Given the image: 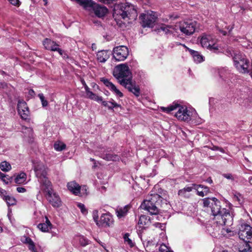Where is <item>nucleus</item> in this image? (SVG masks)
Here are the masks:
<instances>
[{
	"instance_id": "obj_1",
	"label": "nucleus",
	"mask_w": 252,
	"mask_h": 252,
	"mask_svg": "<svg viewBox=\"0 0 252 252\" xmlns=\"http://www.w3.org/2000/svg\"><path fill=\"white\" fill-rule=\"evenodd\" d=\"M202 205L207 211L210 210L214 217L215 222L219 226H229L232 224L233 217L229 210L222 208L220 202L215 197H206L202 199Z\"/></svg>"
},
{
	"instance_id": "obj_2",
	"label": "nucleus",
	"mask_w": 252,
	"mask_h": 252,
	"mask_svg": "<svg viewBox=\"0 0 252 252\" xmlns=\"http://www.w3.org/2000/svg\"><path fill=\"white\" fill-rule=\"evenodd\" d=\"M33 169L36 176L40 184V189L45 193L50 203L54 207L61 205V201L58 194L54 192L51 182L46 177V171L45 165L40 161L33 162Z\"/></svg>"
},
{
	"instance_id": "obj_3",
	"label": "nucleus",
	"mask_w": 252,
	"mask_h": 252,
	"mask_svg": "<svg viewBox=\"0 0 252 252\" xmlns=\"http://www.w3.org/2000/svg\"><path fill=\"white\" fill-rule=\"evenodd\" d=\"M196 28V22L192 20L181 21L174 25H161L158 29V32H163L165 34L178 33L180 31L186 35L192 34Z\"/></svg>"
},
{
	"instance_id": "obj_4",
	"label": "nucleus",
	"mask_w": 252,
	"mask_h": 252,
	"mask_svg": "<svg viewBox=\"0 0 252 252\" xmlns=\"http://www.w3.org/2000/svg\"><path fill=\"white\" fill-rule=\"evenodd\" d=\"M225 54L229 57H233L234 65L237 69L242 73H249L250 71V62L244 55L241 53L236 54L232 48H228Z\"/></svg>"
},
{
	"instance_id": "obj_5",
	"label": "nucleus",
	"mask_w": 252,
	"mask_h": 252,
	"mask_svg": "<svg viewBox=\"0 0 252 252\" xmlns=\"http://www.w3.org/2000/svg\"><path fill=\"white\" fill-rule=\"evenodd\" d=\"M160 201L161 197L157 193L151 194L143 202L140 207L147 211L151 215L156 216V219L159 220V218H161L162 216H157L159 212L158 205Z\"/></svg>"
},
{
	"instance_id": "obj_6",
	"label": "nucleus",
	"mask_w": 252,
	"mask_h": 252,
	"mask_svg": "<svg viewBox=\"0 0 252 252\" xmlns=\"http://www.w3.org/2000/svg\"><path fill=\"white\" fill-rule=\"evenodd\" d=\"M113 74L122 86L132 80L131 73L128 66L126 64L123 63L115 66Z\"/></svg>"
},
{
	"instance_id": "obj_7",
	"label": "nucleus",
	"mask_w": 252,
	"mask_h": 252,
	"mask_svg": "<svg viewBox=\"0 0 252 252\" xmlns=\"http://www.w3.org/2000/svg\"><path fill=\"white\" fill-rule=\"evenodd\" d=\"M119 7L120 9L117 15H119L125 21L129 23V20H136L137 13L133 5L126 3L121 4Z\"/></svg>"
},
{
	"instance_id": "obj_8",
	"label": "nucleus",
	"mask_w": 252,
	"mask_h": 252,
	"mask_svg": "<svg viewBox=\"0 0 252 252\" xmlns=\"http://www.w3.org/2000/svg\"><path fill=\"white\" fill-rule=\"evenodd\" d=\"M200 38L201 46L214 53L219 52V46L217 44V39L212 35L203 34Z\"/></svg>"
},
{
	"instance_id": "obj_9",
	"label": "nucleus",
	"mask_w": 252,
	"mask_h": 252,
	"mask_svg": "<svg viewBox=\"0 0 252 252\" xmlns=\"http://www.w3.org/2000/svg\"><path fill=\"white\" fill-rule=\"evenodd\" d=\"M239 238L245 243H252V227L246 223H242L239 226Z\"/></svg>"
},
{
	"instance_id": "obj_10",
	"label": "nucleus",
	"mask_w": 252,
	"mask_h": 252,
	"mask_svg": "<svg viewBox=\"0 0 252 252\" xmlns=\"http://www.w3.org/2000/svg\"><path fill=\"white\" fill-rule=\"evenodd\" d=\"M176 109H178V111L175 116L179 120L189 122L191 120L192 112L187 106L176 104Z\"/></svg>"
},
{
	"instance_id": "obj_11",
	"label": "nucleus",
	"mask_w": 252,
	"mask_h": 252,
	"mask_svg": "<svg viewBox=\"0 0 252 252\" xmlns=\"http://www.w3.org/2000/svg\"><path fill=\"white\" fill-rule=\"evenodd\" d=\"M129 51L125 46H119L114 48L113 50V58L117 61H123L128 56Z\"/></svg>"
},
{
	"instance_id": "obj_12",
	"label": "nucleus",
	"mask_w": 252,
	"mask_h": 252,
	"mask_svg": "<svg viewBox=\"0 0 252 252\" xmlns=\"http://www.w3.org/2000/svg\"><path fill=\"white\" fill-rule=\"evenodd\" d=\"M142 21V25L143 27L152 28L154 26L157 16L153 11H150L147 13H142L140 17Z\"/></svg>"
},
{
	"instance_id": "obj_13",
	"label": "nucleus",
	"mask_w": 252,
	"mask_h": 252,
	"mask_svg": "<svg viewBox=\"0 0 252 252\" xmlns=\"http://www.w3.org/2000/svg\"><path fill=\"white\" fill-rule=\"evenodd\" d=\"M43 44L46 49L52 51H57L60 55H63V51L59 47V45L50 39L46 38L43 41Z\"/></svg>"
},
{
	"instance_id": "obj_14",
	"label": "nucleus",
	"mask_w": 252,
	"mask_h": 252,
	"mask_svg": "<svg viewBox=\"0 0 252 252\" xmlns=\"http://www.w3.org/2000/svg\"><path fill=\"white\" fill-rule=\"evenodd\" d=\"M17 109L19 114L23 119L26 120L28 119L29 111L25 101L23 100H19L17 104Z\"/></svg>"
},
{
	"instance_id": "obj_15",
	"label": "nucleus",
	"mask_w": 252,
	"mask_h": 252,
	"mask_svg": "<svg viewBox=\"0 0 252 252\" xmlns=\"http://www.w3.org/2000/svg\"><path fill=\"white\" fill-rule=\"evenodd\" d=\"M97 155L102 158L108 161H118L120 159V157L117 155L111 154L109 153L108 151H105L104 148H100Z\"/></svg>"
},
{
	"instance_id": "obj_16",
	"label": "nucleus",
	"mask_w": 252,
	"mask_h": 252,
	"mask_svg": "<svg viewBox=\"0 0 252 252\" xmlns=\"http://www.w3.org/2000/svg\"><path fill=\"white\" fill-rule=\"evenodd\" d=\"M90 8L92 9L95 15L98 17H103L107 12V9L105 6L97 4L93 1L92 5L89 6L88 8Z\"/></svg>"
},
{
	"instance_id": "obj_17",
	"label": "nucleus",
	"mask_w": 252,
	"mask_h": 252,
	"mask_svg": "<svg viewBox=\"0 0 252 252\" xmlns=\"http://www.w3.org/2000/svg\"><path fill=\"white\" fill-rule=\"evenodd\" d=\"M113 223L112 216L109 214H104L100 217L98 226L102 227H110Z\"/></svg>"
},
{
	"instance_id": "obj_18",
	"label": "nucleus",
	"mask_w": 252,
	"mask_h": 252,
	"mask_svg": "<svg viewBox=\"0 0 252 252\" xmlns=\"http://www.w3.org/2000/svg\"><path fill=\"white\" fill-rule=\"evenodd\" d=\"M193 186L197 192V194L200 196L204 197L210 193V189L207 186L196 184H193Z\"/></svg>"
},
{
	"instance_id": "obj_19",
	"label": "nucleus",
	"mask_w": 252,
	"mask_h": 252,
	"mask_svg": "<svg viewBox=\"0 0 252 252\" xmlns=\"http://www.w3.org/2000/svg\"><path fill=\"white\" fill-rule=\"evenodd\" d=\"M101 81L107 87H108V89L113 91L118 96L122 97L123 96L122 93H121L109 80L105 78H102Z\"/></svg>"
},
{
	"instance_id": "obj_20",
	"label": "nucleus",
	"mask_w": 252,
	"mask_h": 252,
	"mask_svg": "<svg viewBox=\"0 0 252 252\" xmlns=\"http://www.w3.org/2000/svg\"><path fill=\"white\" fill-rule=\"evenodd\" d=\"M123 86L127 89L129 92L132 93L135 96H139L140 94V89L138 86L133 84L132 80L124 84Z\"/></svg>"
},
{
	"instance_id": "obj_21",
	"label": "nucleus",
	"mask_w": 252,
	"mask_h": 252,
	"mask_svg": "<svg viewBox=\"0 0 252 252\" xmlns=\"http://www.w3.org/2000/svg\"><path fill=\"white\" fill-rule=\"evenodd\" d=\"M110 51L107 50H103L98 51L96 54L97 60L100 63H105L109 58Z\"/></svg>"
},
{
	"instance_id": "obj_22",
	"label": "nucleus",
	"mask_w": 252,
	"mask_h": 252,
	"mask_svg": "<svg viewBox=\"0 0 252 252\" xmlns=\"http://www.w3.org/2000/svg\"><path fill=\"white\" fill-rule=\"evenodd\" d=\"M45 222L40 223L37 225V228L42 232H47L52 229V224L47 217H45Z\"/></svg>"
},
{
	"instance_id": "obj_23",
	"label": "nucleus",
	"mask_w": 252,
	"mask_h": 252,
	"mask_svg": "<svg viewBox=\"0 0 252 252\" xmlns=\"http://www.w3.org/2000/svg\"><path fill=\"white\" fill-rule=\"evenodd\" d=\"M67 186L68 190L75 195H77L80 191V186L74 181L69 182Z\"/></svg>"
},
{
	"instance_id": "obj_24",
	"label": "nucleus",
	"mask_w": 252,
	"mask_h": 252,
	"mask_svg": "<svg viewBox=\"0 0 252 252\" xmlns=\"http://www.w3.org/2000/svg\"><path fill=\"white\" fill-rule=\"evenodd\" d=\"M151 223V218L145 215H142L140 217L138 221V225L141 227H147Z\"/></svg>"
},
{
	"instance_id": "obj_25",
	"label": "nucleus",
	"mask_w": 252,
	"mask_h": 252,
	"mask_svg": "<svg viewBox=\"0 0 252 252\" xmlns=\"http://www.w3.org/2000/svg\"><path fill=\"white\" fill-rule=\"evenodd\" d=\"M194 189L193 184L191 187H186L184 189H180L178 191V194L184 197H189V193Z\"/></svg>"
},
{
	"instance_id": "obj_26",
	"label": "nucleus",
	"mask_w": 252,
	"mask_h": 252,
	"mask_svg": "<svg viewBox=\"0 0 252 252\" xmlns=\"http://www.w3.org/2000/svg\"><path fill=\"white\" fill-rule=\"evenodd\" d=\"M190 52L192 55L194 61L196 63H200L203 61V57L198 52L190 50Z\"/></svg>"
},
{
	"instance_id": "obj_27",
	"label": "nucleus",
	"mask_w": 252,
	"mask_h": 252,
	"mask_svg": "<svg viewBox=\"0 0 252 252\" xmlns=\"http://www.w3.org/2000/svg\"><path fill=\"white\" fill-rule=\"evenodd\" d=\"M26 174L24 172H21L16 177L15 182L16 183L19 184H24L26 183Z\"/></svg>"
},
{
	"instance_id": "obj_28",
	"label": "nucleus",
	"mask_w": 252,
	"mask_h": 252,
	"mask_svg": "<svg viewBox=\"0 0 252 252\" xmlns=\"http://www.w3.org/2000/svg\"><path fill=\"white\" fill-rule=\"evenodd\" d=\"M102 104L105 107H107L109 109H112L115 107H121L120 105L117 103L113 100L112 101H102Z\"/></svg>"
},
{
	"instance_id": "obj_29",
	"label": "nucleus",
	"mask_w": 252,
	"mask_h": 252,
	"mask_svg": "<svg viewBox=\"0 0 252 252\" xmlns=\"http://www.w3.org/2000/svg\"><path fill=\"white\" fill-rule=\"evenodd\" d=\"M218 73L219 74L220 78L225 81H227V79L229 78L231 75L228 71L224 69H221L219 70Z\"/></svg>"
},
{
	"instance_id": "obj_30",
	"label": "nucleus",
	"mask_w": 252,
	"mask_h": 252,
	"mask_svg": "<svg viewBox=\"0 0 252 252\" xmlns=\"http://www.w3.org/2000/svg\"><path fill=\"white\" fill-rule=\"evenodd\" d=\"M239 252H252V247L249 243L244 242V244L239 248Z\"/></svg>"
},
{
	"instance_id": "obj_31",
	"label": "nucleus",
	"mask_w": 252,
	"mask_h": 252,
	"mask_svg": "<svg viewBox=\"0 0 252 252\" xmlns=\"http://www.w3.org/2000/svg\"><path fill=\"white\" fill-rule=\"evenodd\" d=\"M0 168L2 171L8 172L11 169V166L9 162L3 161L0 164Z\"/></svg>"
},
{
	"instance_id": "obj_32",
	"label": "nucleus",
	"mask_w": 252,
	"mask_h": 252,
	"mask_svg": "<svg viewBox=\"0 0 252 252\" xmlns=\"http://www.w3.org/2000/svg\"><path fill=\"white\" fill-rule=\"evenodd\" d=\"M75 239L78 241L80 245L83 247H85L89 244V240L83 236H77L75 237Z\"/></svg>"
},
{
	"instance_id": "obj_33",
	"label": "nucleus",
	"mask_w": 252,
	"mask_h": 252,
	"mask_svg": "<svg viewBox=\"0 0 252 252\" xmlns=\"http://www.w3.org/2000/svg\"><path fill=\"white\" fill-rule=\"evenodd\" d=\"M54 147L57 151H62L65 148L66 145L63 142L58 141L55 143Z\"/></svg>"
},
{
	"instance_id": "obj_34",
	"label": "nucleus",
	"mask_w": 252,
	"mask_h": 252,
	"mask_svg": "<svg viewBox=\"0 0 252 252\" xmlns=\"http://www.w3.org/2000/svg\"><path fill=\"white\" fill-rule=\"evenodd\" d=\"M129 234L128 233L125 234L123 238L125 241V243L126 244L128 245L130 247H132L134 246V243L129 238Z\"/></svg>"
},
{
	"instance_id": "obj_35",
	"label": "nucleus",
	"mask_w": 252,
	"mask_h": 252,
	"mask_svg": "<svg viewBox=\"0 0 252 252\" xmlns=\"http://www.w3.org/2000/svg\"><path fill=\"white\" fill-rule=\"evenodd\" d=\"M4 200H5L8 206L14 205L16 202L15 198L9 195H8Z\"/></svg>"
},
{
	"instance_id": "obj_36",
	"label": "nucleus",
	"mask_w": 252,
	"mask_h": 252,
	"mask_svg": "<svg viewBox=\"0 0 252 252\" xmlns=\"http://www.w3.org/2000/svg\"><path fill=\"white\" fill-rule=\"evenodd\" d=\"M176 104H175L174 105H172L167 107H161L160 108V109H161V110H162V111L163 112H166V113H169L171 111L176 109Z\"/></svg>"
},
{
	"instance_id": "obj_37",
	"label": "nucleus",
	"mask_w": 252,
	"mask_h": 252,
	"mask_svg": "<svg viewBox=\"0 0 252 252\" xmlns=\"http://www.w3.org/2000/svg\"><path fill=\"white\" fill-rule=\"evenodd\" d=\"M127 210L126 209H119L117 210V216L119 218L124 217L126 214Z\"/></svg>"
},
{
	"instance_id": "obj_38",
	"label": "nucleus",
	"mask_w": 252,
	"mask_h": 252,
	"mask_svg": "<svg viewBox=\"0 0 252 252\" xmlns=\"http://www.w3.org/2000/svg\"><path fill=\"white\" fill-rule=\"evenodd\" d=\"M159 252H173L170 250V248L167 247L165 245L162 244L159 248Z\"/></svg>"
},
{
	"instance_id": "obj_39",
	"label": "nucleus",
	"mask_w": 252,
	"mask_h": 252,
	"mask_svg": "<svg viewBox=\"0 0 252 252\" xmlns=\"http://www.w3.org/2000/svg\"><path fill=\"white\" fill-rule=\"evenodd\" d=\"M39 97L43 107H45L48 105V101L45 99L43 94H39L38 95Z\"/></svg>"
},
{
	"instance_id": "obj_40",
	"label": "nucleus",
	"mask_w": 252,
	"mask_h": 252,
	"mask_svg": "<svg viewBox=\"0 0 252 252\" xmlns=\"http://www.w3.org/2000/svg\"><path fill=\"white\" fill-rule=\"evenodd\" d=\"M77 206L81 210V211L82 213V214H83L84 215H86L87 214V210L86 209L85 206L83 204L78 203L77 204Z\"/></svg>"
},
{
	"instance_id": "obj_41",
	"label": "nucleus",
	"mask_w": 252,
	"mask_h": 252,
	"mask_svg": "<svg viewBox=\"0 0 252 252\" xmlns=\"http://www.w3.org/2000/svg\"><path fill=\"white\" fill-rule=\"evenodd\" d=\"M30 241V243L29 244V249L32 251V252H37L36 249H35V245H34V242L32 241V240H29Z\"/></svg>"
},
{
	"instance_id": "obj_42",
	"label": "nucleus",
	"mask_w": 252,
	"mask_h": 252,
	"mask_svg": "<svg viewBox=\"0 0 252 252\" xmlns=\"http://www.w3.org/2000/svg\"><path fill=\"white\" fill-rule=\"evenodd\" d=\"M93 218H94V220L96 222V224L98 225L99 221H98V211L96 210L93 211Z\"/></svg>"
},
{
	"instance_id": "obj_43",
	"label": "nucleus",
	"mask_w": 252,
	"mask_h": 252,
	"mask_svg": "<svg viewBox=\"0 0 252 252\" xmlns=\"http://www.w3.org/2000/svg\"><path fill=\"white\" fill-rule=\"evenodd\" d=\"M86 92L88 97L89 98L93 99L94 97H95V94H94L92 92L90 91V89L88 90V91H86Z\"/></svg>"
},
{
	"instance_id": "obj_44",
	"label": "nucleus",
	"mask_w": 252,
	"mask_h": 252,
	"mask_svg": "<svg viewBox=\"0 0 252 252\" xmlns=\"http://www.w3.org/2000/svg\"><path fill=\"white\" fill-rule=\"evenodd\" d=\"M0 195L3 200H4L8 196V195H7V192L6 191L3 189L0 190Z\"/></svg>"
},
{
	"instance_id": "obj_45",
	"label": "nucleus",
	"mask_w": 252,
	"mask_h": 252,
	"mask_svg": "<svg viewBox=\"0 0 252 252\" xmlns=\"http://www.w3.org/2000/svg\"><path fill=\"white\" fill-rule=\"evenodd\" d=\"M154 225L156 227H158L160 228L161 230L163 229V228L165 227L164 223H161L159 222H156L154 224Z\"/></svg>"
},
{
	"instance_id": "obj_46",
	"label": "nucleus",
	"mask_w": 252,
	"mask_h": 252,
	"mask_svg": "<svg viewBox=\"0 0 252 252\" xmlns=\"http://www.w3.org/2000/svg\"><path fill=\"white\" fill-rule=\"evenodd\" d=\"M93 100H94L95 101L97 102H101L102 103V101H103L102 97L101 96H97L95 94V97L93 98Z\"/></svg>"
},
{
	"instance_id": "obj_47",
	"label": "nucleus",
	"mask_w": 252,
	"mask_h": 252,
	"mask_svg": "<svg viewBox=\"0 0 252 252\" xmlns=\"http://www.w3.org/2000/svg\"><path fill=\"white\" fill-rule=\"evenodd\" d=\"M9 1L13 5L15 6H19V0H9Z\"/></svg>"
},
{
	"instance_id": "obj_48",
	"label": "nucleus",
	"mask_w": 252,
	"mask_h": 252,
	"mask_svg": "<svg viewBox=\"0 0 252 252\" xmlns=\"http://www.w3.org/2000/svg\"><path fill=\"white\" fill-rule=\"evenodd\" d=\"M231 232V231L229 230L228 228H222V233L223 235H226V234H228Z\"/></svg>"
},
{
	"instance_id": "obj_49",
	"label": "nucleus",
	"mask_w": 252,
	"mask_h": 252,
	"mask_svg": "<svg viewBox=\"0 0 252 252\" xmlns=\"http://www.w3.org/2000/svg\"><path fill=\"white\" fill-rule=\"evenodd\" d=\"M81 83H82V85L84 86V87L85 88V91H88V90H89L90 89L88 87V86L87 85V84L85 83V81H84V80L82 79L81 80Z\"/></svg>"
},
{
	"instance_id": "obj_50",
	"label": "nucleus",
	"mask_w": 252,
	"mask_h": 252,
	"mask_svg": "<svg viewBox=\"0 0 252 252\" xmlns=\"http://www.w3.org/2000/svg\"><path fill=\"white\" fill-rule=\"evenodd\" d=\"M16 189L18 192H24L26 190V189L23 187H18Z\"/></svg>"
},
{
	"instance_id": "obj_51",
	"label": "nucleus",
	"mask_w": 252,
	"mask_h": 252,
	"mask_svg": "<svg viewBox=\"0 0 252 252\" xmlns=\"http://www.w3.org/2000/svg\"><path fill=\"white\" fill-rule=\"evenodd\" d=\"M223 177L228 179H232V176L230 174H224L223 175Z\"/></svg>"
},
{
	"instance_id": "obj_52",
	"label": "nucleus",
	"mask_w": 252,
	"mask_h": 252,
	"mask_svg": "<svg viewBox=\"0 0 252 252\" xmlns=\"http://www.w3.org/2000/svg\"><path fill=\"white\" fill-rule=\"evenodd\" d=\"M29 240H32L31 238H29V237H27L25 239V243H27V244H30V241Z\"/></svg>"
},
{
	"instance_id": "obj_53",
	"label": "nucleus",
	"mask_w": 252,
	"mask_h": 252,
	"mask_svg": "<svg viewBox=\"0 0 252 252\" xmlns=\"http://www.w3.org/2000/svg\"><path fill=\"white\" fill-rule=\"evenodd\" d=\"M219 148L220 147L218 146H213V147L212 148V150L214 151L218 150L219 149Z\"/></svg>"
},
{
	"instance_id": "obj_54",
	"label": "nucleus",
	"mask_w": 252,
	"mask_h": 252,
	"mask_svg": "<svg viewBox=\"0 0 252 252\" xmlns=\"http://www.w3.org/2000/svg\"><path fill=\"white\" fill-rule=\"evenodd\" d=\"M218 150L220 151L221 153H224V150L221 148H219V149Z\"/></svg>"
},
{
	"instance_id": "obj_55",
	"label": "nucleus",
	"mask_w": 252,
	"mask_h": 252,
	"mask_svg": "<svg viewBox=\"0 0 252 252\" xmlns=\"http://www.w3.org/2000/svg\"><path fill=\"white\" fill-rule=\"evenodd\" d=\"M29 93L30 94L32 95L34 94V91L32 90H31L29 91Z\"/></svg>"
},
{
	"instance_id": "obj_56",
	"label": "nucleus",
	"mask_w": 252,
	"mask_h": 252,
	"mask_svg": "<svg viewBox=\"0 0 252 252\" xmlns=\"http://www.w3.org/2000/svg\"><path fill=\"white\" fill-rule=\"evenodd\" d=\"M177 17H177V16H175V17H173L172 16H170V18H171V19H176V18H177Z\"/></svg>"
},
{
	"instance_id": "obj_57",
	"label": "nucleus",
	"mask_w": 252,
	"mask_h": 252,
	"mask_svg": "<svg viewBox=\"0 0 252 252\" xmlns=\"http://www.w3.org/2000/svg\"><path fill=\"white\" fill-rule=\"evenodd\" d=\"M44 5H46L47 4V0H43Z\"/></svg>"
},
{
	"instance_id": "obj_58",
	"label": "nucleus",
	"mask_w": 252,
	"mask_h": 252,
	"mask_svg": "<svg viewBox=\"0 0 252 252\" xmlns=\"http://www.w3.org/2000/svg\"><path fill=\"white\" fill-rule=\"evenodd\" d=\"M0 177H4V175L3 174L1 173H0Z\"/></svg>"
},
{
	"instance_id": "obj_59",
	"label": "nucleus",
	"mask_w": 252,
	"mask_h": 252,
	"mask_svg": "<svg viewBox=\"0 0 252 252\" xmlns=\"http://www.w3.org/2000/svg\"><path fill=\"white\" fill-rule=\"evenodd\" d=\"M2 231V227L0 226V233Z\"/></svg>"
},
{
	"instance_id": "obj_60",
	"label": "nucleus",
	"mask_w": 252,
	"mask_h": 252,
	"mask_svg": "<svg viewBox=\"0 0 252 252\" xmlns=\"http://www.w3.org/2000/svg\"><path fill=\"white\" fill-rule=\"evenodd\" d=\"M27 130H28V131H32V129H31V128H27Z\"/></svg>"
},
{
	"instance_id": "obj_61",
	"label": "nucleus",
	"mask_w": 252,
	"mask_h": 252,
	"mask_svg": "<svg viewBox=\"0 0 252 252\" xmlns=\"http://www.w3.org/2000/svg\"><path fill=\"white\" fill-rule=\"evenodd\" d=\"M102 247H103L104 248H105V246L104 245H103V243H102L101 245H100Z\"/></svg>"
},
{
	"instance_id": "obj_62",
	"label": "nucleus",
	"mask_w": 252,
	"mask_h": 252,
	"mask_svg": "<svg viewBox=\"0 0 252 252\" xmlns=\"http://www.w3.org/2000/svg\"><path fill=\"white\" fill-rule=\"evenodd\" d=\"M98 242L99 243V244L100 245H101V244L102 243V242H99H99L98 241Z\"/></svg>"
},
{
	"instance_id": "obj_63",
	"label": "nucleus",
	"mask_w": 252,
	"mask_h": 252,
	"mask_svg": "<svg viewBox=\"0 0 252 252\" xmlns=\"http://www.w3.org/2000/svg\"><path fill=\"white\" fill-rule=\"evenodd\" d=\"M95 45L94 44H92V48H93V46H95Z\"/></svg>"
},
{
	"instance_id": "obj_64",
	"label": "nucleus",
	"mask_w": 252,
	"mask_h": 252,
	"mask_svg": "<svg viewBox=\"0 0 252 252\" xmlns=\"http://www.w3.org/2000/svg\"><path fill=\"white\" fill-rule=\"evenodd\" d=\"M228 252L227 251H223V252Z\"/></svg>"
}]
</instances>
